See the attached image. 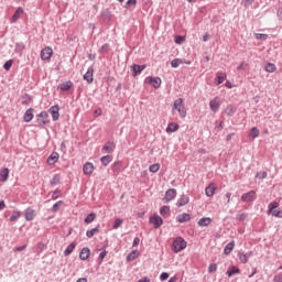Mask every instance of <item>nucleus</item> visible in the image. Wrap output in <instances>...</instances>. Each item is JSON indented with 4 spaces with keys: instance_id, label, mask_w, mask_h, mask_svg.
<instances>
[{
    "instance_id": "680f3d73",
    "label": "nucleus",
    "mask_w": 282,
    "mask_h": 282,
    "mask_svg": "<svg viewBox=\"0 0 282 282\" xmlns=\"http://www.w3.org/2000/svg\"><path fill=\"white\" fill-rule=\"evenodd\" d=\"M140 246V238L135 237L132 242V248H138Z\"/></svg>"
},
{
    "instance_id": "c756f323",
    "label": "nucleus",
    "mask_w": 282,
    "mask_h": 282,
    "mask_svg": "<svg viewBox=\"0 0 282 282\" xmlns=\"http://www.w3.org/2000/svg\"><path fill=\"white\" fill-rule=\"evenodd\" d=\"M96 232H100V225H97L95 228L93 229H88L86 231V237H88V239H91V237H94V235H96Z\"/></svg>"
},
{
    "instance_id": "5fc2aeb1",
    "label": "nucleus",
    "mask_w": 282,
    "mask_h": 282,
    "mask_svg": "<svg viewBox=\"0 0 282 282\" xmlns=\"http://www.w3.org/2000/svg\"><path fill=\"white\" fill-rule=\"evenodd\" d=\"M58 197H61V189H55L52 194L53 202H56V199H58Z\"/></svg>"
},
{
    "instance_id": "e2e57ef3",
    "label": "nucleus",
    "mask_w": 282,
    "mask_h": 282,
    "mask_svg": "<svg viewBox=\"0 0 282 282\" xmlns=\"http://www.w3.org/2000/svg\"><path fill=\"white\" fill-rule=\"evenodd\" d=\"M138 3V0H128L126 3V8H129V6H135Z\"/></svg>"
},
{
    "instance_id": "473e14b6",
    "label": "nucleus",
    "mask_w": 282,
    "mask_h": 282,
    "mask_svg": "<svg viewBox=\"0 0 282 282\" xmlns=\"http://www.w3.org/2000/svg\"><path fill=\"white\" fill-rule=\"evenodd\" d=\"M112 160H113V156L108 154V155L101 156L100 162L102 166H109V163L112 162Z\"/></svg>"
},
{
    "instance_id": "7c9ffc66",
    "label": "nucleus",
    "mask_w": 282,
    "mask_h": 282,
    "mask_svg": "<svg viewBox=\"0 0 282 282\" xmlns=\"http://www.w3.org/2000/svg\"><path fill=\"white\" fill-rule=\"evenodd\" d=\"M75 249H76V242H72L70 245H68L64 250V257H69V254L74 252Z\"/></svg>"
},
{
    "instance_id": "ddd939ff",
    "label": "nucleus",
    "mask_w": 282,
    "mask_h": 282,
    "mask_svg": "<svg viewBox=\"0 0 282 282\" xmlns=\"http://www.w3.org/2000/svg\"><path fill=\"white\" fill-rule=\"evenodd\" d=\"M23 12H25V10H23L22 7H19L10 19V23H17V21L21 19V14H23Z\"/></svg>"
},
{
    "instance_id": "e433bc0d",
    "label": "nucleus",
    "mask_w": 282,
    "mask_h": 282,
    "mask_svg": "<svg viewBox=\"0 0 282 282\" xmlns=\"http://www.w3.org/2000/svg\"><path fill=\"white\" fill-rule=\"evenodd\" d=\"M226 116L232 117L234 113H237V108L232 106H227L225 109Z\"/></svg>"
},
{
    "instance_id": "f03ea898",
    "label": "nucleus",
    "mask_w": 282,
    "mask_h": 282,
    "mask_svg": "<svg viewBox=\"0 0 282 282\" xmlns=\"http://www.w3.org/2000/svg\"><path fill=\"white\" fill-rule=\"evenodd\" d=\"M172 109L178 111V115L181 118H186V107L184 106V99L177 98L174 100V104L172 106Z\"/></svg>"
},
{
    "instance_id": "de8ad7c7",
    "label": "nucleus",
    "mask_w": 282,
    "mask_h": 282,
    "mask_svg": "<svg viewBox=\"0 0 282 282\" xmlns=\"http://www.w3.org/2000/svg\"><path fill=\"white\" fill-rule=\"evenodd\" d=\"M105 257H107V250L104 249V250L99 253L98 259H97V261H98L99 264L102 263V261L105 260Z\"/></svg>"
},
{
    "instance_id": "09e8293b",
    "label": "nucleus",
    "mask_w": 282,
    "mask_h": 282,
    "mask_svg": "<svg viewBox=\"0 0 282 282\" xmlns=\"http://www.w3.org/2000/svg\"><path fill=\"white\" fill-rule=\"evenodd\" d=\"M21 217V212H13L12 215L10 216L9 220L10 221H17Z\"/></svg>"
},
{
    "instance_id": "864d4df0",
    "label": "nucleus",
    "mask_w": 282,
    "mask_h": 282,
    "mask_svg": "<svg viewBox=\"0 0 282 282\" xmlns=\"http://www.w3.org/2000/svg\"><path fill=\"white\" fill-rule=\"evenodd\" d=\"M12 59H9L4 64H3V69H6V72H10V69H12Z\"/></svg>"
},
{
    "instance_id": "aec40b11",
    "label": "nucleus",
    "mask_w": 282,
    "mask_h": 282,
    "mask_svg": "<svg viewBox=\"0 0 282 282\" xmlns=\"http://www.w3.org/2000/svg\"><path fill=\"white\" fill-rule=\"evenodd\" d=\"M188 202H191V198L186 194H183L176 202V206H177V208H182V206H186V204H188Z\"/></svg>"
},
{
    "instance_id": "13d9d810",
    "label": "nucleus",
    "mask_w": 282,
    "mask_h": 282,
    "mask_svg": "<svg viewBox=\"0 0 282 282\" xmlns=\"http://www.w3.org/2000/svg\"><path fill=\"white\" fill-rule=\"evenodd\" d=\"M120 166H121L120 161L115 162L112 165V171L115 173H118L120 171Z\"/></svg>"
},
{
    "instance_id": "0eeeda50",
    "label": "nucleus",
    "mask_w": 282,
    "mask_h": 282,
    "mask_svg": "<svg viewBox=\"0 0 282 282\" xmlns=\"http://www.w3.org/2000/svg\"><path fill=\"white\" fill-rule=\"evenodd\" d=\"M54 54V51L52 50V47L50 46H45L42 51H41V59L42 61H50V58H52V55Z\"/></svg>"
},
{
    "instance_id": "6e6d98bb",
    "label": "nucleus",
    "mask_w": 282,
    "mask_h": 282,
    "mask_svg": "<svg viewBox=\"0 0 282 282\" xmlns=\"http://www.w3.org/2000/svg\"><path fill=\"white\" fill-rule=\"evenodd\" d=\"M209 274H213V272H217V263H210L208 267Z\"/></svg>"
},
{
    "instance_id": "338daca9",
    "label": "nucleus",
    "mask_w": 282,
    "mask_h": 282,
    "mask_svg": "<svg viewBox=\"0 0 282 282\" xmlns=\"http://www.w3.org/2000/svg\"><path fill=\"white\" fill-rule=\"evenodd\" d=\"M273 282H282V274L274 275Z\"/></svg>"
},
{
    "instance_id": "c03bdc74",
    "label": "nucleus",
    "mask_w": 282,
    "mask_h": 282,
    "mask_svg": "<svg viewBox=\"0 0 282 282\" xmlns=\"http://www.w3.org/2000/svg\"><path fill=\"white\" fill-rule=\"evenodd\" d=\"M254 36L257 41H268V34L265 33H256Z\"/></svg>"
},
{
    "instance_id": "a878e982",
    "label": "nucleus",
    "mask_w": 282,
    "mask_h": 282,
    "mask_svg": "<svg viewBox=\"0 0 282 282\" xmlns=\"http://www.w3.org/2000/svg\"><path fill=\"white\" fill-rule=\"evenodd\" d=\"M212 221H213V218L203 217L197 221V224L198 226H200V228H205L206 226H210Z\"/></svg>"
},
{
    "instance_id": "dca6fc26",
    "label": "nucleus",
    "mask_w": 282,
    "mask_h": 282,
    "mask_svg": "<svg viewBox=\"0 0 282 282\" xmlns=\"http://www.w3.org/2000/svg\"><path fill=\"white\" fill-rule=\"evenodd\" d=\"M91 254V250H89L88 247H84L79 252V259L80 261H87Z\"/></svg>"
},
{
    "instance_id": "bb28decb",
    "label": "nucleus",
    "mask_w": 282,
    "mask_h": 282,
    "mask_svg": "<svg viewBox=\"0 0 282 282\" xmlns=\"http://www.w3.org/2000/svg\"><path fill=\"white\" fill-rule=\"evenodd\" d=\"M180 130V124L175 122H170L166 127V133H175V131Z\"/></svg>"
},
{
    "instance_id": "4c0bfd02",
    "label": "nucleus",
    "mask_w": 282,
    "mask_h": 282,
    "mask_svg": "<svg viewBox=\"0 0 282 282\" xmlns=\"http://www.w3.org/2000/svg\"><path fill=\"white\" fill-rule=\"evenodd\" d=\"M85 224H91L96 221V213H90L87 215V217L84 219Z\"/></svg>"
},
{
    "instance_id": "412c9836",
    "label": "nucleus",
    "mask_w": 282,
    "mask_h": 282,
    "mask_svg": "<svg viewBox=\"0 0 282 282\" xmlns=\"http://www.w3.org/2000/svg\"><path fill=\"white\" fill-rule=\"evenodd\" d=\"M34 119V109L29 108L23 116V120L24 122H32V120Z\"/></svg>"
},
{
    "instance_id": "c9c22d12",
    "label": "nucleus",
    "mask_w": 282,
    "mask_h": 282,
    "mask_svg": "<svg viewBox=\"0 0 282 282\" xmlns=\"http://www.w3.org/2000/svg\"><path fill=\"white\" fill-rule=\"evenodd\" d=\"M265 72H268L269 74H274V72H276V65H274L273 63H268L264 67Z\"/></svg>"
},
{
    "instance_id": "f704fd0d",
    "label": "nucleus",
    "mask_w": 282,
    "mask_h": 282,
    "mask_svg": "<svg viewBox=\"0 0 282 282\" xmlns=\"http://www.w3.org/2000/svg\"><path fill=\"white\" fill-rule=\"evenodd\" d=\"M140 254L139 250H133L131 251L127 257L126 260L127 261H133V259H138V256Z\"/></svg>"
},
{
    "instance_id": "4d7b16f0",
    "label": "nucleus",
    "mask_w": 282,
    "mask_h": 282,
    "mask_svg": "<svg viewBox=\"0 0 282 282\" xmlns=\"http://www.w3.org/2000/svg\"><path fill=\"white\" fill-rule=\"evenodd\" d=\"M271 215L273 217L282 218V209H274L273 212H271Z\"/></svg>"
},
{
    "instance_id": "58836bf2",
    "label": "nucleus",
    "mask_w": 282,
    "mask_h": 282,
    "mask_svg": "<svg viewBox=\"0 0 282 282\" xmlns=\"http://www.w3.org/2000/svg\"><path fill=\"white\" fill-rule=\"evenodd\" d=\"M259 133H260L259 128L253 127V128H251V130L249 132V137L253 138V139L259 138Z\"/></svg>"
},
{
    "instance_id": "69168bd1",
    "label": "nucleus",
    "mask_w": 282,
    "mask_h": 282,
    "mask_svg": "<svg viewBox=\"0 0 282 282\" xmlns=\"http://www.w3.org/2000/svg\"><path fill=\"white\" fill-rule=\"evenodd\" d=\"M160 279L162 281H166V279H169V273L167 272H162L161 275H160Z\"/></svg>"
},
{
    "instance_id": "f3484780",
    "label": "nucleus",
    "mask_w": 282,
    "mask_h": 282,
    "mask_svg": "<svg viewBox=\"0 0 282 282\" xmlns=\"http://www.w3.org/2000/svg\"><path fill=\"white\" fill-rule=\"evenodd\" d=\"M177 224H186L187 221H191V214L183 213L181 215L176 216Z\"/></svg>"
},
{
    "instance_id": "79ce46f5",
    "label": "nucleus",
    "mask_w": 282,
    "mask_h": 282,
    "mask_svg": "<svg viewBox=\"0 0 282 282\" xmlns=\"http://www.w3.org/2000/svg\"><path fill=\"white\" fill-rule=\"evenodd\" d=\"M22 105H30L32 102V96L29 94L23 95L22 97Z\"/></svg>"
},
{
    "instance_id": "20e7f679",
    "label": "nucleus",
    "mask_w": 282,
    "mask_h": 282,
    "mask_svg": "<svg viewBox=\"0 0 282 282\" xmlns=\"http://www.w3.org/2000/svg\"><path fill=\"white\" fill-rule=\"evenodd\" d=\"M177 197V189L170 188L165 192V196L163 197V204H169V202H173Z\"/></svg>"
},
{
    "instance_id": "603ef678",
    "label": "nucleus",
    "mask_w": 282,
    "mask_h": 282,
    "mask_svg": "<svg viewBox=\"0 0 282 282\" xmlns=\"http://www.w3.org/2000/svg\"><path fill=\"white\" fill-rule=\"evenodd\" d=\"M109 52V44L106 43L99 48V54H107Z\"/></svg>"
},
{
    "instance_id": "6e6552de",
    "label": "nucleus",
    "mask_w": 282,
    "mask_h": 282,
    "mask_svg": "<svg viewBox=\"0 0 282 282\" xmlns=\"http://www.w3.org/2000/svg\"><path fill=\"white\" fill-rule=\"evenodd\" d=\"M257 199V192L250 191L241 195V202H254Z\"/></svg>"
},
{
    "instance_id": "0e129e2a",
    "label": "nucleus",
    "mask_w": 282,
    "mask_h": 282,
    "mask_svg": "<svg viewBox=\"0 0 282 282\" xmlns=\"http://www.w3.org/2000/svg\"><path fill=\"white\" fill-rule=\"evenodd\" d=\"M257 177H259V180H265V177H268V172H262L261 174H257Z\"/></svg>"
},
{
    "instance_id": "f8f14e48",
    "label": "nucleus",
    "mask_w": 282,
    "mask_h": 282,
    "mask_svg": "<svg viewBox=\"0 0 282 282\" xmlns=\"http://www.w3.org/2000/svg\"><path fill=\"white\" fill-rule=\"evenodd\" d=\"M35 217H36V213L34 212V209H32V207H29L25 209L24 212L25 221H32Z\"/></svg>"
},
{
    "instance_id": "3c124183",
    "label": "nucleus",
    "mask_w": 282,
    "mask_h": 282,
    "mask_svg": "<svg viewBox=\"0 0 282 282\" xmlns=\"http://www.w3.org/2000/svg\"><path fill=\"white\" fill-rule=\"evenodd\" d=\"M237 219H238V221H246V219H248V214H246V213H238Z\"/></svg>"
},
{
    "instance_id": "7ed1b4c3",
    "label": "nucleus",
    "mask_w": 282,
    "mask_h": 282,
    "mask_svg": "<svg viewBox=\"0 0 282 282\" xmlns=\"http://www.w3.org/2000/svg\"><path fill=\"white\" fill-rule=\"evenodd\" d=\"M144 83L145 85H152L154 89H160V87H162V78L160 77L148 76L145 77Z\"/></svg>"
},
{
    "instance_id": "f257e3e1",
    "label": "nucleus",
    "mask_w": 282,
    "mask_h": 282,
    "mask_svg": "<svg viewBox=\"0 0 282 282\" xmlns=\"http://www.w3.org/2000/svg\"><path fill=\"white\" fill-rule=\"evenodd\" d=\"M186 246H188V242L182 237H176L174 241L172 242V252H182V250H186Z\"/></svg>"
},
{
    "instance_id": "2f4dec72",
    "label": "nucleus",
    "mask_w": 282,
    "mask_h": 282,
    "mask_svg": "<svg viewBox=\"0 0 282 282\" xmlns=\"http://www.w3.org/2000/svg\"><path fill=\"white\" fill-rule=\"evenodd\" d=\"M235 250V240L228 242L224 249V254H230Z\"/></svg>"
},
{
    "instance_id": "1a4fd4ad",
    "label": "nucleus",
    "mask_w": 282,
    "mask_h": 282,
    "mask_svg": "<svg viewBox=\"0 0 282 282\" xmlns=\"http://www.w3.org/2000/svg\"><path fill=\"white\" fill-rule=\"evenodd\" d=\"M58 111H59L58 105L52 106L48 109V113H51L52 120L54 122H56V120H58V118H61V113Z\"/></svg>"
},
{
    "instance_id": "9b49d317",
    "label": "nucleus",
    "mask_w": 282,
    "mask_h": 282,
    "mask_svg": "<svg viewBox=\"0 0 282 282\" xmlns=\"http://www.w3.org/2000/svg\"><path fill=\"white\" fill-rule=\"evenodd\" d=\"M84 80L88 83V85H91L94 83V67H88L87 72L84 74Z\"/></svg>"
},
{
    "instance_id": "4468645a",
    "label": "nucleus",
    "mask_w": 282,
    "mask_h": 282,
    "mask_svg": "<svg viewBox=\"0 0 282 282\" xmlns=\"http://www.w3.org/2000/svg\"><path fill=\"white\" fill-rule=\"evenodd\" d=\"M217 191V184L210 183L206 188H205V195L207 197H213L215 195V192Z\"/></svg>"
},
{
    "instance_id": "bf43d9fd",
    "label": "nucleus",
    "mask_w": 282,
    "mask_h": 282,
    "mask_svg": "<svg viewBox=\"0 0 282 282\" xmlns=\"http://www.w3.org/2000/svg\"><path fill=\"white\" fill-rule=\"evenodd\" d=\"M174 41L177 45H182V43H183V41H185V39L182 35H177Z\"/></svg>"
},
{
    "instance_id": "5701e85b",
    "label": "nucleus",
    "mask_w": 282,
    "mask_h": 282,
    "mask_svg": "<svg viewBox=\"0 0 282 282\" xmlns=\"http://www.w3.org/2000/svg\"><path fill=\"white\" fill-rule=\"evenodd\" d=\"M8 177H10V170L8 167L0 170V182H8Z\"/></svg>"
},
{
    "instance_id": "b1692460",
    "label": "nucleus",
    "mask_w": 282,
    "mask_h": 282,
    "mask_svg": "<svg viewBox=\"0 0 282 282\" xmlns=\"http://www.w3.org/2000/svg\"><path fill=\"white\" fill-rule=\"evenodd\" d=\"M132 69H133L132 76H138V74H142V72H144V69H147V65L134 64Z\"/></svg>"
},
{
    "instance_id": "423d86ee",
    "label": "nucleus",
    "mask_w": 282,
    "mask_h": 282,
    "mask_svg": "<svg viewBox=\"0 0 282 282\" xmlns=\"http://www.w3.org/2000/svg\"><path fill=\"white\" fill-rule=\"evenodd\" d=\"M47 118H50V115H47V111H41L37 115V119H36L39 127H45V124H47Z\"/></svg>"
},
{
    "instance_id": "49530a36",
    "label": "nucleus",
    "mask_w": 282,
    "mask_h": 282,
    "mask_svg": "<svg viewBox=\"0 0 282 282\" xmlns=\"http://www.w3.org/2000/svg\"><path fill=\"white\" fill-rule=\"evenodd\" d=\"M167 213H171L170 206L164 205L160 208V215H167Z\"/></svg>"
},
{
    "instance_id": "39448f33",
    "label": "nucleus",
    "mask_w": 282,
    "mask_h": 282,
    "mask_svg": "<svg viewBox=\"0 0 282 282\" xmlns=\"http://www.w3.org/2000/svg\"><path fill=\"white\" fill-rule=\"evenodd\" d=\"M149 221L152 224L153 228H160L164 224V220L159 215L150 216Z\"/></svg>"
},
{
    "instance_id": "9d476101",
    "label": "nucleus",
    "mask_w": 282,
    "mask_h": 282,
    "mask_svg": "<svg viewBox=\"0 0 282 282\" xmlns=\"http://www.w3.org/2000/svg\"><path fill=\"white\" fill-rule=\"evenodd\" d=\"M253 252L252 251H248L247 253L245 252H238V259L240 261V263H248V260L250 259V257H252Z\"/></svg>"
},
{
    "instance_id": "a19ab883",
    "label": "nucleus",
    "mask_w": 282,
    "mask_h": 282,
    "mask_svg": "<svg viewBox=\"0 0 282 282\" xmlns=\"http://www.w3.org/2000/svg\"><path fill=\"white\" fill-rule=\"evenodd\" d=\"M268 214L270 215V213L276 210L275 208H279V202H272L268 205Z\"/></svg>"
},
{
    "instance_id": "a211bd4d",
    "label": "nucleus",
    "mask_w": 282,
    "mask_h": 282,
    "mask_svg": "<svg viewBox=\"0 0 282 282\" xmlns=\"http://www.w3.org/2000/svg\"><path fill=\"white\" fill-rule=\"evenodd\" d=\"M58 158H59L58 152H53L47 158L46 163L48 164V166H54V164H56V162H58Z\"/></svg>"
},
{
    "instance_id": "4be33fe9",
    "label": "nucleus",
    "mask_w": 282,
    "mask_h": 282,
    "mask_svg": "<svg viewBox=\"0 0 282 282\" xmlns=\"http://www.w3.org/2000/svg\"><path fill=\"white\" fill-rule=\"evenodd\" d=\"M219 101L217 100V97L215 99H212L209 101V108L214 113H217V111H219Z\"/></svg>"
},
{
    "instance_id": "cd10ccee",
    "label": "nucleus",
    "mask_w": 282,
    "mask_h": 282,
    "mask_svg": "<svg viewBox=\"0 0 282 282\" xmlns=\"http://www.w3.org/2000/svg\"><path fill=\"white\" fill-rule=\"evenodd\" d=\"M74 86V83L72 80L64 82L59 85L61 91H69L72 87Z\"/></svg>"
},
{
    "instance_id": "393cba45",
    "label": "nucleus",
    "mask_w": 282,
    "mask_h": 282,
    "mask_svg": "<svg viewBox=\"0 0 282 282\" xmlns=\"http://www.w3.org/2000/svg\"><path fill=\"white\" fill-rule=\"evenodd\" d=\"M83 172L85 175H91V173H94V163H85L83 166Z\"/></svg>"
},
{
    "instance_id": "a18cd8bd",
    "label": "nucleus",
    "mask_w": 282,
    "mask_h": 282,
    "mask_svg": "<svg viewBox=\"0 0 282 282\" xmlns=\"http://www.w3.org/2000/svg\"><path fill=\"white\" fill-rule=\"evenodd\" d=\"M149 171L150 173H158V171H160V164L155 163L149 166Z\"/></svg>"
},
{
    "instance_id": "37998d69",
    "label": "nucleus",
    "mask_w": 282,
    "mask_h": 282,
    "mask_svg": "<svg viewBox=\"0 0 282 282\" xmlns=\"http://www.w3.org/2000/svg\"><path fill=\"white\" fill-rule=\"evenodd\" d=\"M122 223L123 221L120 218L115 219L113 225H112V230H118V228H120V226H122Z\"/></svg>"
},
{
    "instance_id": "774afa93",
    "label": "nucleus",
    "mask_w": 282,
    "mask_h": 282,
    "mask_svg": "<svg viewBox=\"0 0 282 282\" xmlns=\"http://www.w3.org/2000/svg\"><path fill=\"white\" fill-rule=\"evenodd\" d=\"M276 17L280 21H282V7L278 9Z\"/></svg>"
},
{
    "instance_id": "2eb2a0df",
    "label": "nucleus",
    "mask_w": 282,
    "mask_h": 282,
    "mask_svg": "<svg viewBox=\"0 0 282 282\" xmlns=\"http://www.w3.org/2000/svg\"><path fill=\"white\" fill-rule=\"evenodd\" d=\"M181 65H191V61L182 59V58H174L171 62V67L177 68Z\"/></svg>"
},
{
    "instance_id": "6ab92c4d",
    "label": "nucleus",
    "mask_w": 282,
    "mask_h": 282,
    "mask_svg": "<svg viewBox=\"0 0 282 282\" xmlns=\"http://www.w3.org/2000/svg\"><path fill=\"white\" fill-rule=\"evenodd\" d=\"M102 151L105 153H113V151H116V143L113 141H108L105 143Z\"/></svg>"
},
{
    "instance_id": "72a5a7b5",
    "label": "nucleus",
    "mask_w": 282,
    "mask_h": 282,
    "mask_svg": "<svg viewBox=\"0 0 282 282\" xmlns=\"http://www.w3.org/2000/svg\"><path fill=\"white\" fill-rule=\"evenodd\" d=\"M51 186H58L61 184V174H54L52 180L50 181Z\"/></svg>"
},
{
    "instance_id": "ea45409f",
    "label": "nucleus",
    "mask_w": 282,
    "mask_h": 282,
    "mask_svg": "<svg viewBox=\"0 0 282 282\" xmlns=\"http://www.w3.org/2000/svg\"><path fill=\"white\" fill-rule=\"evenodd\" d=\"M61 206H63V200L56 202L51 208L52 213H58V210H61Z\"/></svg>"
},
{
    "instance_id": "052dcab7",
    "label": "nucleus",
    "mask_w": 282,
    "mask_h": 282,
    "mask_svg": "<svg viewBox=\"0 0 282 282\" xmlns=\"http://www.w3.org/2000/svg\"><path fill=\"white\" fill-rule=\"evenodd\" d=\"M15 48L19 50L20 52H23L25 50V44L22 42L15 44Z\"/></svg>"
},
{
    "instance_id": "8fccbe9b",
    "label": "nucleus",
    "mask_w": 282,
    "mask_h": 282,
    "mask_svg": "<svg viewBox=\"0 0 282 282\" xmlns=\"http://www.w3.org/2000/svg\"><path fill=\"white\" fill-rule=\"evenodd\" d=\"M224 80H226V75H217L216 79H215V84L216 85H221L224 83Z\"/></svg>"
},
{
    "instance_id": "c85d7f7f",
    "label": "nucleus",
    "mask_w": 282,
    "mask_h": 282,
    "mask_svg": "<svg viewBox=\"0 0 282 282\" xmlns=\"http://www.w3.org/2000/svg\"><path fill=\"white\" fill-rule=\"evenodd\" d=\"M235 274H241V270L239 268L232 265L227 270V276H235Z\"/></svg>"
}]
</instances>
